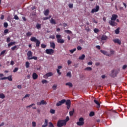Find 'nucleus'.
<instances>
[{
  "label": "nucleus",
  "mask_w": 127,
  "mask_h": 127,
  "mask_svg": "<svg viewBox=\"0 0 127 127\" xmlns=\"http://www.w3.org/2000/svg\"><path fill=\"white\" fill-rule=\"evenodd\" d=\"M30 41L32 42H36V47H39V45H40V41L38 40V39H36V38L35 37H32L30 38Z\"/></svg>",
  "instance_id": "f257e3e1"
},
{
  "label": "nucleus",
  "mask_w": 127,
  "mask_h": 127,
  "mask_svg": "<svg viewBox=\"0 0 127 127\" xmlns=\"http://www.w3.org/2000/svg\"><path fill=\"white\" fill-rule=\"evenodd\" d=\"M66 122L64 120H60L57 122V127H62L66 126Z\"/></svg>",
  "instance_id": "f03ea898"
},
{
  "label": "nucleus",
  "mask_w": 127,
  "mask_h": 127,
  "mask_svg": "<svg viewBox=\"0 0 127 127\" xmlns=\"http://www.w3.org/2000/svg\"><path fill=\"white\" fill-rule=\"evenodd\" d=\"M56 38L57 39L58 43H64L65 42V40L63 39H61V35H57Z\"/></svg>",
  "instance_id": "7ed1b4c3"
},
{
  "label": "nucleus",
  "mask_w": 127,
  "mask_h": 127,
  "mask_svg": "<svg viewBox=\"0 0 127 127\" xmlns=\"http://www.w3.org/2000/svg\"><path fill=\"white\" fill-rule=\"evenodd\" d=\"M119 72H120L119 70L113 69L111 71L110 76L111 77H117V75L119 74Z\"/></svg>",
  "instance_id": "20e7f679"
},
{
  "label": "nucleus",
  "mask_w": 127,
  "mask_h": 127,
  "mask_svg": "<svg viewBox=\"0 0 127 127\" xmlns=\"http://www.w3.org/2000/svg\"><path fill=\"white\" fill-rule=\"evenodd\" d=\"M79 122L76 123V125L79 126H84L85 123L84 122V118L83 117H81L78 120Z\"/></svg>",
  "instance_id": "39448f33"
},
{
  "label": "nucleus",
  "mask_w": 127,
  "mask_h": 127,
  "mask_svg": "<svg viewBox=\"0 0 127 127\" xmlns=\"http://www.w3.org/2000/svg\"><path fill=\"white\" fill-rule=\"evenodd\" d=\"M46 53L49 55H53V53H54V50L52 49H47L46 50Z\"/></svg>",
  "instance_id": "423d86ee"
},
{
  "label": "nucleus",
  "mask_w": 127,
  "mask_h": 127,
  "mask_svg": "<svg viewBox=\"0 0 127 127\" xmlns=\"http://www.w3.org/2000/svg\"><path fill=\"white\" fill-rule=\"evenodd\" d=\"M64 103H66V100L63 99L60 101H59L57 104L56 106L57 107H59L60 106H62L63 104H64Z\"/></svg>",
  "instance_id": "0eeeda50"
},
{
  "label": "nucleus",
  "mask_w": 127,
  "mask_h": 127,
  "mask_svg": "<svg viewBox=\"0 0 127 127\" xmlns=\"http://www.w3.org/2000/svg\"><path fill=\"white\" fill-rule=\"evenodd\" d=\"M8 80V81H10V82H11L12 81V76L9 75L8 77H4L0 78V80Z\"/></svg>",
  "instance_id": "6e6552de"
},
{
  "label": "nucleus",
  "mask_w": 127,
  "mask_h": 127,
  "mask_svg": "<svg viewBox=\"0 0 127 127\" xmlns=\"http://www.w3.org/2000/svg\"><path fill=\"white\" fill-rule=\"evenodd\" d=\"M99 9H100V7L99 5H96L95 6V8H93L91 10V13H94V12H98L99 11Z\"/></svg>",
  "instance_id": "1a4fd4ad"
},
{
  "label": "nucleus",
  "mask_w": 127,
  "mask_h": 127,
  "mask_svg": "<svg viewBox=\"0 0 127 127\" xmlns=\"http://www.w3.org/2000/svg\"><path fill=\"white\" fill-rule=\"evenodd\" d=\"M65 105L67 106L66 108L67 110H69L71 108V101L70 100H67L65 101Z\"/></svg>",
  "instance_id": "9d476101"
},
{
  "label": "nucleus",
  "mask_w": 127,
  "mask_h": 127,
  "mask_svg": "<svg viewBox=\"0 0 127 127\" xmlns=\"http://www.w3.org/2000/svg\"><path fill=\"white\" fill-rule=\"evenodd\" d=\"M109 23L111 26H117L118 25V23L113 20H109Z\"/></svg>",
  "instance_id": "9b49d317"
},
{
  "label": "nucleus",
  "mask_w": 127,
  "mask_h": 127,
  "mask_svg": "<svg viewBox=\"0 0 127 127\" xmlns=\"http://www.w3.org/2000/svg\"><path fill=\"white\" fill-rule=\"evenodd\" d=\"M37 105L38 106H41V105H47V102H46L44 100H42L40 102H37Z\"/></svg>",
  "instance_id": "f8f14e48"
},
{
  "label": "nucleus",
  "mask_w": 127,
  "mask_h": 127,
  "mask_svg": "<svg viewBox=\"0 0 127 127\" xmlns=\"http://www.w3.org/2000/svg\"><path fill=\"white\" fill-rule=\"evenodd\" d=\"M113 41L114 42V43H117L119 45L122 44V41L119 39H114L113 40Z\"/></svg>",
  "instance_id": "ddd939ff"
},
{
  "label": "nucleus",
  "mask_w": 127,
  "mask_h": 127,
  "mask_svg": "<svg viewBox=\"0 0 127 127\" xmlns=\"http://www.w3.org/2000/svg\"><path fill=\"white\" fill-rule=\"evenodd\" d=\"M100 52L104 54V55H106V56H108L109 57H111V55H109V53L106 51H104L103 50H100Z\"/></svg>",
  "instance_id": "4468645a"
},
{
  "label": "nucleus",
  "mask_w": 127,
  "mask_h": 127,
  "mask_svg": "<svg viewBox=\"0 0 127 127\" xmlns=\"http://www.w3.org/2000/svg\"><path fill=\"white\" fill-rule=\"evenodd\" d=\"M117 17H118V15L115 14H112V17L111 18V20L115 21V20H117Z\"/></svg>",
  "instance_id": "2eb2a0df"
},
{
  "label": "nucleus",
  "mask_w": 127,
  "mask_h": 127,
  "mask_svg": "<svg viewBox=\"0 0 127 127\" xmlns=\"http://www.w3.org/2000/svg\"><path fill=\"white\" fill-rule=\"evenodd\" d=\"M28 57V60H29V58H31L32 57V52L29 51L27 54Z\"/></svg>",
  "instance_id": "dca6fc26"
},
{
  "label": "nucleus",
  "mask_w": 127,
  "mask_h": 127,
  "mask_svg": "<svg viewBox=\"0 0 127 127\" xmlns=\"http://www.w3.org/2000/svg\"><path fill=\"white\" fill-rule=\"evenodd\" d=\"M32 78L33 80H36L38 78V75L36 73L34 72L32 74Z\"/></svg>",
  "instance_id": "f3484780"
},
{
  "label": "nucleus",
  "mask_w": 127,
  "mask_h": 127,
  "mask_svg": "<svg viewBox=\"0 0 127 127\" xmlns=\"http://www.w3.org/2000/svg\"><path fill=\"white\" fill-rule=\"evenodd\" d=\"M50 44L51 48H53V49H55L56 45L55 43H54V42H50Z\"/></svg>",
  "instance_id": "a211bd4d"
},
{
  "label": "nucleus",
  "mask_w": 127,
  "mask_h": 127,
  "mask_svg": "<svg viewBox=\"0 0 127 127\" xmlns=\"http://www.w3.org/2000/svg\"><path fill=\"white\" fill-rule=\"evenodd\" d=\"M48 126V120L45 119V123H44V125H43L42 127H46Z\"/></svg>",
  "instance_id": "6ab92c4d"
},
{
  "label": "nucleus",
  "mask_w": 127,
  "mask_h": 127,
  "mask_svg": "<svg viewBox=\"0 0 127 127\" xmlns=\"http://www.w3.org/2000/svg\"><path fill=\"white\" fill-rule=\"evenodd\" d=\"M44 14L46 15V16H47V15H49V9H47L46 10L44 11Z\"/></svg>",
  "instance_id": "aec40b11"
},
{
  "label": "nucleus",
  "mask_w": 127,
  "mask_h": 127,
  "mask_svg": "<svg viewBox=\"0 0 127 127\" xmlns=\"http://www.w3.org/2000/svg\"><path fill=\"white\" fill-rule=\"evenodd\" d=\"M101 40H107L108 39V37L105 35H103L101 38Z\"/></svg>",
  "instance_id": "412c9836"
},
{
  "label": "nucleus",
  "mask_w": 127,
  "mask_h": 127,
  "mask_svg": "<svg viewBox=\"0 0 127 127\" xmlns=\"http://www.w3.org/2000/svg\"><path fill=\"white\" fill-rule=\"evenodd\" d=\"M50 22L51 24H56V21L53 18H51Z\"/></svg>",
  "instance_id": "4be33fe9"
},
{
  "label": "nucleus",
  "mask_w": 127,
  "mask_h": 127,
  "mask_svg": "<svg viewBox=\"0 0 127 127\" xmlns=\"http://www.w3.org/2000/svg\"><path fill=\"white\" fill-rule=\"evenodd\" d=\"M65 86H68L69 88H72V87H73V84L71 82H67L65 83Z\"/></svg>",
  "instance_id": "5701e85b"
},
{
  "label": "nucleus",
  "mask_w": 127,
  "mask_h": 127,
  "mask_svg": "<svg viewBox=\"0 0 127 127\" xmlns=\"http://www.w3.org/2000/svg\"><path fill=\"white\" fill-rule=\"evenodd\" d=\"M85 57H86V56L83 54L80 57H79V60H84V59H85Z\"/></svg>",
  "instance_id": "b1692460"
},
{
  "label": "nucleus",
  "mask_w": 127,
  "mask_h": 127,
  "mask_svg": "<svg viewBox=\"0 0 127 127\" xmlns=\"http://www.w3.org/2000/svg\"><path fill=\"white\" fill-rule=\"evenodd\" d=\"M6 50H3L2 51L0 54V56H1L2 57H3L4 56V54H5Z\"/></svg>",
  "instance_id": "393cba45"
},
{
  "label": "nucleus",
  "mask_w": 127,
  "mask_h": 127,
  "mask_svg": "<svg viewBox=\"0 0 127 127\" xmlns=\"http://www.w3.org/2000/svg\"><path fill=\"white\" fill-rule=\"evenodd\" d=\"M94 103H95L96 105H97L98 108H100V103H99V101H98V100L95 99V100H94Z\"/></svg>",
  "instance_id": "a878e982"
},
{
  "label": "nucleus",
  "mask_w": 127,
  "mask_h": 127,
  "mask_svg": "<svg viewBox=\"0 0 127 127\" xmlns=\"http://www.w3.org/2000/svg\"><path fill=\"white\" fill-rule=\"evenodd\" d=\"M64 32H65V33H67V34H72V31L69 30H64Z\"/></svg>",
  "instance_id": "bb28decb"
},
{
  "label": "nucleus",
  "mask_w": 127,
  "mask_h": 127,
  "mask_svg": "<svg viewBox=\"0 0 127 127\" xmlns=\"http://www.w3.org/2000/svg\"><path fill=\"white\" fill-rule=\"evenodd\" d=\"M36 27L37 29H40V28H41V24L37 23L36 25Z\"/></svg>",
  "instance_id": "cd10ccee"
},
{
  "label": "nucleus",
  "mask_w": 127,
  "mask_h": 127,
  "mask_svg": "<svg viewBox=\"0 0 127 127\" xmlns=\"http://www.w3.org/2000/svg\"><path fill=\"white\" fill-rule=\"evenodd\" d=\"M26 35L28 37L31 36V35H32V33L29 31L26 33Z\"/></svg>",
  "instance_id": "c85d7f7f"
},
{
  "label": "nucleus",
  "mask_w": 127,
  "mask_h": 127,
  "mask_svg": "<svg viewBox=\"0 0 127 127\" xmlns=\"http://www.w3.org/2000/svg\"><path fill=\"white\" fill-rule=\"evenodd\" d=\"M51 18V15H49L48 17H45L43 18V20H47V19H49Z\"/></svg>",
  "instance_id": "c756f323"
},
{
  "label": "nucleus",
  "mask_w": 127,
  "mask_h": 127,
  "mask_svg": "<svg viewBox=\"0 0 127 127\" xmlns=\"http://www.w3.org/2000/svg\"><path fill=\"white\" fill-rule=\"evenodd\" d=\"M116 34H119L120 33V27L118 28L116 30H115Z\"/></svg>",
  "instance_id": "7c9ffc66"
},
{
  "label": "nucleus",
  "mask_w": 127,
  "mask_h": 127,
  "mask_svg": "<svg viewBox=\"0 0 127 127\" xmlns=\"http://www.w3.org/2000/svg\"><path fill=\"white\" fill-rule=\"evenodd\" d=\"M67 77H69L71 78L72 77V75L71 74V72L69 71L66 73Z\"/></svg>",
  "instance_id": "2f4dec72"
},
{
  "label": "nucleus",
  "mask_w": 127,
  "mask_h": 127,
  "mask_svg": "<svg viewBox=\"0 0 127 127\" xmlns=\"http://www.w3.org/2000/svg\"><path fill=\"white\" fill-rule=\"evenodd\" d=\"M30 65V64H29V62H26L25 64V66L26 68H29V66Z\"/></svg>",
  "instance_id": "473e14b6"
},
{
  "label": "nucleus",
  "mask_w": 127,
  "mask_h": 127,
  "mask_svg": "<svg viewBox=\"0 0 127 127\" xmlns=\"http://www.w3.org/2000/svg\"><path fill=\"white\" fill-rule=\"evenodd\" d=\"M86 71H92V67H87L84 69Z\"/></svg>",
  "instance_id": "72a5a7b5"
},
{
  "label": "nucleus",
  "mask_w": 127,
  "mask_h": 127,
  "mask_svg": "<svg viewBox=\"0 0 127 127\" xmlns=\"http://www.w3.org/2000/svg\"><path fill=\"white\" fill-rule=\"evenodd\" d=\"M32 59H34V60H37V57H32L31 58H29V60H32Z\"/></svg>",
  "instance_id": "f704fd0d"
},
{
  "label": "nucleus",
  "mask_w": 127,
  "mask_h": 127,
  "mask_svg": "<svg viewBox=\"0 0 127 127\" xmlns=\"http://www.w3.org/2000/svg\"><path fill=\"white\" fill-rule=\"evenodd\" d=\"M13 44H15V42H10L8 44V47H10V46H11L12 45H13Z\"/></svg>",
  "instance_id": "c9c22d12"
},
{
  "label": "nucleus",
  "mask_w": 127,
  "mask_h": 127,
  "mask_svg": "<svg viewBox=\"0 0 127 127\" xmlns=\"http://www.w3.org/2000/svg\"><path fill=\"white\" fill-rule=\"evenodd\" d=\"M74 109H73L72 111L69 112V116L72 117L73 115H74Z\"/></svg>",
  "instance_id": "e433bc0d"
},
{
  "label": "nucleus",
  "mask_w": 127,
  "mask_h": 127,
  "mask_svg": "<svg viewBox=\"0 0 127 127\" xmlns=\"http://www.w3.org/2000/svg\"><path fill=\"white\" fill-rule=\"evenodd\" d=\"M4 98H5V96L4 95V94L1 93L0 94V99H4Z\"/></svg>",
  "instance_id": "4c0bfd02"
},
{
  "label": "nucleus",
  "mask_w": 127,
  "mask_h": 127,
  "mask_svg": "<svg viewBox=\"0 0 127 127\" xmlns=\"http://www.w3.org/2000/svg\"><path fill=\"white\" fill-rule=\"evenodd\" d=\"M47 75L48 77H51V76H53V73L52 72H49L47 73Z\"/></svg>",
  "instance_id": "58836bf2"
},
{
  "label": "nucleus",
  "mask_w": 127,
  "mask_h": 127,
  "mask_svg": "<svg viewBox=\"0 0 127 127\" xmlns=\"http://www.w3.org/2000/svg\"><path fill=\"white\" fill-rule=\"evenodd\" d=\"M95 116V113L94 112H91L89 114V117H94Z\"/></svg>",
  "instance_id": "ea45409f"
},
{
  "label": "nucleus",
  "mask_w": 127,
  "mask_h": 127,
  "mask_svg": "<svg viewBox=\"0 0 127 127\" xmlns=\"http://www.w3.org/2000/svg\"><path fill=\"white\" fill-rule=\"evenodd\" d=\"M42 84H47V83H48V81L45 79H43L42 80Z\"/></svg>",
  "instance_id": "a19ab883"
},
{
  "label": "nucleus",
  "mask_w": 127,
  "mask_h": 127,
  "mask_svg": "<svg viewBox=\"0 0 127 127\" xmlns=\"http://www.w3.org/2000/svg\"><path fill=\"white\" fill-rule=\"evenodd\" d=\"M76 49L74 48L73 49L69 50V52H70V53H71V54H73V53H74V52H75V51H76Z\"/></svg>",
  "instance_id": "79ce46f5"
},
{
  "label": "nucleus",
  "mask_w": 127,
  "mask_h": 127,
  "mask_svg": "<svg viewBox=\"0 0 127 127\" xmlns=\"http://www.w3.org/2000/svg\"><path fill=\"white\" fill-rule=\"evenodd\" d=\"M32 106H35V104L33 103V104H31L30 105L26 106V108L27 109H28V108H31V107H32Z\"/></svg>",
  "instance_id": "37998d69"
},
{
  "label": "nucleus",
  "mask_w": 127,
  "mask_h": 127,
  "mask_svg": "<svg viewBox=\"0 0 127 127\" xmlns=\"http://www.w3.org/2000/svg\"><path fill=\"white\" fill-rule=\"evenodd\" d=\"M114 54H115V51L114 50L110 51V54H109V55H111V56H112V55H114Z\"/></svg>",
  "instance_id": "c03bdc74"
},
{
  "label": "nucleus",
  "mask_w": 127,
  "mask_h": 127,
  "mask_svg": "<svg viewBox=\"0 0 127 127\" xmlns=\"http://www.w3.org/2000/svg\"><path fill=\"white\" fill-rule=\"evenodd\" d=\"M14 18L16 20H18V19H19V18L18 17V16H17V15H14Z\"/></svg>",
  "instance_id": "a18cd8bd"
},
{
  "label": "nucleus",
  "mask_w": 127,
  "mask_h": 127,
  "mask_svg": "<svg viewBox=\"0 0 127 127\" xmlns=\"http://www.w3.org/2000/svg\"><path fill=\"white\" fill-rule=\"evenodd\" d=\"M49 127H54V125H53V124L51 122H50L49 123Z\"/></svg>",
  "instance_id": "49530a36"
},
{
  "label": "nucleus",
  "mask_w": 127,
  "mask_h": 127,
  "mask_svg": "<svg viewBox=\"0 0 127 127\" xmlns=\"http://www.w3.org/2000/svg\"><path fill=\"white\" fill-rule=\"evenodd\" d=\"M3 26L4 27H5V28H6L7 27V26H8V24L7 22H5L3 24Z\"/></svg>",
  "instance_id": "de8ad7c7"
},
{
  "label": "nucleus",
  "mask_w": 127,
  "mask_h": 127,
  "mask_svg": "<svg viewBox=\"0 0 127 127\" xmlns=\"http://www.w3.org/2000/svg\"><path fill=\"white\" fill-rule=\"evenodd\" d=\"M99 31H100V30L98 29V28H95L94 29V32L95 33H98V32H99Z\"/></svg>",
  "instance_id": "09e8293b"
},
{
  "label": "nucleus",
  "mask_w": 127,
  "mask_h": 127,
  "mask_svg": "<svg viewBox=\"0 0 127 127\" xmlns=\"http://www.w3.org/2000/svg\"><path fill=\"white\" fill-rule=\"evenodd\" d=\"M69 120H70V119L69 118V117H66L65 120L64 121L65 122V124H67V122H68Z\"/></svg>",
  "instance_id": "8fccbe9b"
},
{
  "label": "nucleus",
  "mask_w": 127,
  "mask_h": 127,
  "mask_svg": "<svg viewBox=\"0 0 127 127\" xmlns=\"http://www.w3.org/2000/svg\"><path fill=\"white\" fill-rule=\"evenodd\" d=\"M57 88V85L56 84H54L52 87V89H53V90H56Z\"/></svg>",
  "instance_id": "3c124183"
},
{
  "label": "nucleus",
  "mask_w": 127,
  "mask_h": 127,
  "mask_svg": "<svg viewBox=\"0 0 127 127\" xmlns=\"http://www.w3.org/2000/svg\"><path fill=\"white\" fill-rule=\"evenodd\" d=\"M50 113H51V114H55V110L54 109H51Z\"/></svg>",
  "instance_id": "603ef678"
},
{
  "label": "nucleus",
  "mask_w": 127,
  "mask_h": 127,
  "mask_svg": "<svg viewBox=\"0 0 127 127\" xmlns=\"http://www.w3.org/2000/svg\"><path fill=\"white\" fill-rule=\"evenodd\" d=\"M16 48H17V46H15L12 47L11 48V50L14 51V50H15V49H16Z\"/></svg>",
  "instance_id": "864d4df0"
},
{
  "label": "nucleus",
  "mask_w": 127,
  "mask_h": 127,
  "mask_svg": "<svg viewBox=\"0 0 127 127\" xmlns=\"http://www.w3.org/2000/svg\"><path fill=\"white\" fill-rule=\"evenodd\" d=\"M17 71H18V67H15L13 72H14V73H15V72H17Z\"/></svg>",
  "instance_id": "5fc2aeb1"
},
{
  "label": "nucleus",
  "mask_w": 127,
  "mask_h": 127,
  "mask_svg": "<svg viewBox=\"0 0 127 127\" xmlns=\"http://www.w3.org/2000/svg\"><path fill=\"white\" fill-rule=\"evenodd\" d=\"M32 127H36V123L35 122H32Z\"/></svg>",
  "instance_id": "6e6d98bb"
},
{
  "label": "nucleus",
  "mask_w": 127,
  "mask_h": 127,
  "mask_svg": "<svg viewBox=\"0 0 127 127\" xmlns=\"http://www.w3.org/2000/svg\"><path fill=\"white\" fill-rule=\"evenodd\" d=\"M4 33L5 34H6L7 33H8V29H6L4 30Z\"/></svg>",
  "instance_id": "4d7b16f0"
},
{
  "label": "nucleus",
  "mask_w": 127,
  "mask_h": 127,
  "mask_svg": "<svg viewBox=\"0 0 127 127\" xmlns=\"http://www.w3.org/2000/svg\"><path fill=\"white\" fill-rule=\"evenodd\" d=\"M57 73L59 74V75H61L62 73L60 72V69H57Z\"/></svg>",
  "instance_id": "13d9d810"
},
{
  "label": "nucleus",
  "mask_w": 127,
  "mask_h": 127,
  "mask_svg": "<svg viewBox=\"0 0 127 127\" xmlns=\"http://www.w3.org/2000/svg\"><path fill=\"white\" fill-rule=\"evenodd\" d=\"M49 38H51V39H54L55 38V35H51L49 37Z\"/></svg>",
  "instance_id": "bf43d9fd"
},
{
  "label": "nucleus",
  "mask_w": 127,
  "mask_h": 127,
  "mask_svg": "<svg viewBox=\"0 0 127 127\" xmlns=\"http://www.w3.org/2000/svg\"><path fill=\"white\" fill-rule=\"evenodd\" d=\"M46 45H44V44H41V47L42 48H46Z\"/></svg>",
  "instance_id": "052dcab7"
},
{
  "label": "nucleus",
  "mask_w": 127,
  "mask_h": 127,
  "mask_svg": "<svg viewBox=\"0 0 127 127\" xmlns=\"http://www.w3.org/2000/svg\"><path fill=\"white\" fill-rule=\"evenodd\" d=\"M77 50H82V47H81V46H78L77 47Z\"/></svg>",
  "instance_id": "680f3d73"
},
{
  "label": "nucleus",
  "mask_w": 127,
  "mask_h": 127,
  "mask_svg": "<svg viewBox=\"0 0 127 127\" xmlns=\"http://www.w3.org/2000/svg\"><path fill=\"white\" fill-rule=\"evenodd\" d=\"M68 6L69 8H73V4H69Z\"/></svg>",
  "instance_id": "e2e57ef3"
},
{
  "label": "nucleus",
  "mask_w": 127,
  "mask_h": 127,
  "mask_svg": "<svg viewBox=\"0 0 127 127\" xmlns=\"http://www.w3.org/2000/svg\"><path fill=\"white\" fill-rule=\"evenodd\" d=\"M10 38L8 37V38L6 39V42L8 43V42H10Z\"/></svg>",
  "instance_id": "0e129e2a"
},
{
  "label": "nucleus",
  "mask_w": 127,
  "mask_h": 127,
  "mask_svg": "<svg viewBox=\"0 0 127 127\" xmlns=\"http://www.w3.org/2000/svg\"><path fill=\"white\" fill-rule=\"evenodd\" d=\"M96 48L98 49V50H100V49H101V46H100L99 45L96 46Z\"/></svg>",
  "instance_id": "69168bd1"
},
{
  "label": "nucleus",
  "mask_w": 127,
  "mask_h": 127,
  "mask_svg": "<svg viewBox=\"0 0 127 127\" xmlns=\"http://www.w3.org/2000/svg\"><path fill=\"white\" fill-rule=\"evenodd\" d=\"M72 63V62H71L70 60L67 61V64L70 65Z\"/></svg>",
  "instance_id": "338daca9"
},
{
  "label": "nucleus",
  "mask_w": 127,
  "mask_h": 127,
  "mask_svg": "<svg viewBox=\"0 0 127 127\" xmlns=\"http://www.w3.org/2000/svg\"><path fill=\"white\" fill-rule=\"evenodd\" d=\"M88 65H93V62H89L88 63Z\"/></svg>",
  "instance_id": "774afa93"
}]
</instances>
